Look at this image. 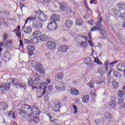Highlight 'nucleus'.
I'll return each instance as SVG.
<instances>
[{"mask_svg":"<svg viewBox=\"0 0 125 125\" xmlns=\"http://www.w3.org/2000/svg\"><path fill=\"white\" fill-rule=\"evenodd\" d=\"M18 79H9V83H4L0 85V93H4L6 92L7 90H9L10 88V85L13 84L15 86L18 83Z\"/></svg>","mask_w":125,"mask_h":125,"instance_id":"obj_1","label":"nucleus"},{"mask_svg":"<svg viewBox=\"0 0 125 125\" xmlns=\"http://www.w3.org/2000/svg\"><path fill=\"white\" fill-rule=\"evenodd\" d=\"M34 81L33 82V79L31 78H29L28 79V85L30 86H33L34 84H39L40 83V81L41 78H40V74L35 73L34 75Z\"/></svg>","mask_w":125,"mask_h":125,"instance_id":"obj_2","label":"nucleus"},{"mask_svg":"<svg viewBox=\"0 0 125 125\" xmlns=\"http://www.w3.org/2000/svg\"><path fill=\"white\" fill-rule=\"evenodd\" d=\"M33 64V66L37 69V71L39 72L40 74H41V75H43V74H44V69L42 67V65H40V63H38L36 62H34Z\"/></svg>","mask_w":125,"mask_h":125,"instance_id":"obj_3","label":"nucleus"},{"mask_svg":"<svg viewBox=\"0 0 125 125\" xmlns=\"http://www.w3.org/2000/svg\"><path fill=\"white\" fill-rule=\"evenodd\" d=\"M32 27L35 30H40L42 28V23L39 21H34L32 23Z\"/></svg>","mask_w":125,"mask_h":125,"instance_id":"obj_4","label":"nucleus"},{"mask_svg":"<svg viewBox=\"0 0 125 125\" xmlns=\"http://www.w3.org/2000/svg\"><path fill=\"white\" fill-rule=\"evenodd\" d=\"M52 110L55 112H59V108H60V103L58 101H55L52 104Z\"/></svg>","mask_w":125,"mask_h":125,"instance_id":"obj_5","label":"nucleus"},{"mask_svg":"<svg viewBox=\"0 0 125 125\" xmlns=\"http://www.w3.org/2000/svg\"><path fill=\"white\" fill-rule=\"evenodd\" d=\"M60 10H62V11H63L64 12H70L71 11V8H70V7L69 6L64 4H60Z\"/></svg>","mask_w":125,"mask_h":125,"instance_id":"obj_6","label":"nucleus"},{"mask_svg":"<svg viewBox=\"0 0 125 125\" xmlns=\"http://www.w3.org/2000/svg\"><path fill=\"white\" fill-rule=\"evenodd\" d=\"M20 114L21 116L22 117V118L25 121H28L29 117H30V116H32L31 113H27V112H25V111H20Z\"/></svg>","mask_w":125,"mask_h":125,"instance_id":"obj_7","label":"nucleus"},{"mask_svg":"<svg viewBox=\"0 0 125 125\" xmlns=\"http://www.w3.org/2000/svg\"><path fill=\"white\" fill-rule=\"evenodd\" d=\"M47 28H48V30H50V31H55L57 28L56 22H52V21H51L48 24Z\"/></svg>","mask_w":125,"mask_h":125,"instance_id":"obj_8","label":"nucleus"},{"mask_svg":"<svg viewBox=\"0 0 125 125\" xmlns=\"http://www.w3.org/2000/svg\"><path fill=\"white\" fill-rule=\"evenodd\" d=\"M22 29L23 32L28 35H30L32 33V27L31 26H26L25 24H24Z\"/></svg>","mask_w":125,"mask_h":125,"instance_id":"obj_9","label":"nucleus"},{"mask_svg":"<svg viewBox=\"0 0 125 125\" xmlns=\"http://www.w3.org/2000/svg\"><path fill=\"white\" fill-rule=\"evenodd\" d=\"M32 114H33V115H35V116H39V115H40V110H39V108L36 106H32L31 107V111L30 112L31 116Z\"/></svg>","mask_w":125,"mask_h":125,"instance_id":"obj_10","label":"nucleus"},{"mask_svg":"<svg viewBox=\"0 0 125 125\" xmlns=\"http://www.w3.org/2000/svg\"><path fill=\"white\" fill-rule=\"evenodd\" d=\"M66 86V84L63 82H60L59 85L55 87L56 89L59 91L61 90H64Z\"/></svg>","mask_w":125,"mask_h":125,"instance_id":"obj_11","label":"nucleus"},{"mask_svg":"<svg viewBox=\"0 0 125 125\" xmlns=\"http://www.w3.org/2000/svg\"><path fill=\"white\" fill-rule=\"evenodd\" d=\"M23 108L24 109H22L21 111H24V112L27 113V114H31V112L32 111V107L30 105L25 104L23 105Z\"/></svg>","mask_w":125,"mask_h":125,"instance_id":"obj_12","label":"nucleus"},{"mask_svg":"<svg viewBox=\"0 0 125 125\" xmlns=\"http://www.w3.org/2000/svg\"><path fill=\"white\" fill-rule=\"evenodd\" d=\"M46 46L49 49H54L56 47V43L53 42L49 41L47 42Z\"/></svg>","mask_w":125,"mask_h":125,"instance_id":"obj_13","label":"nucleus"},{"mask_svg":"<svg viewBox=\"0 0 125 125\" xmlns=\"http://www.w3.org/2000/svg\"><path fill=\"white\" fill-rule=\"evenodd\" d=\"M38 19L41 21H46V19H47V16L42 12L40 13L38 15Z\"/></svg>","mask_w":125,"mask_h":125,"instance_id":"obj_14","label":"nucleus"},{"mask_svg":"<svg viewBox=\"0 0 125 125\" xmlns=\"http://www.w3.org/2000/svg\"><path fill=\"white\" fill-rule=\"evenodd\" d=\"M42 13V12H41V10L35 11L34 12V15L28 18V20H29L30 21H33V20H35V19H37V14H39V13L40 14Z\"/></svg>","mask_w":125,"mask_h":125,"instance_id":"obj_15","label":"nucleus"},{"mask_svg":"<svg viewBox=\"0 0 125 125\" xmlns=\"http://www.w3.org/2000/svg\"><path fill=\"white\" fill-rule=\"evenodd\" d=\"M59 16L57 14H53L51 17V20L53 23H56V21H59Z\"/></svg>","mask_w":125,"mask_h":125,"instance_id":"obj_16","label":"nucleus"},{"mask_svg":"<svg viewBox=\"0 0 125 125\" xmlns=\"http://www.w3.org/2000/svg\"><path fill=\"white\" fill-rule=\"evenodd\" d=\"M78 46L79 47H83V48H86L87 47V45H88V43L87 42L84 41L82 42H80L77 43Z\"/></svg>","mask_w":125,"mask_h":125,"instance_id":"obj_17","label":"nucleus"},{"mask_svg":"<svg viewBox=\"0 0 125 125\" xmlns=\"http://www.w3.org/2000/svg\"><path fill=\"white\" fill-rule=\"evenodd\" d=\"M8 107L7 104L4 102L0 103V110L1 111H4L6 110Z\"/></svg>","mask_w":125,"mask_h":125,"instance_id":"obj_18","label":"nucleus"},{"mask_svg":"<svg viewBox=\"0 0 125 125\" xmlns=\"http://www.w3.org/2000/svg\"><path fill=\"white\" fill-rule=\"evenodd\" d=\"M74 22L71 20H66L65 21V26L67 28H71L73 26Z\"/></svg>","mask_w":125,"mask_h":125,"instance_id":"obj_19","label":"nucleus"},{"mask_svg":"<svg viewBox=\"0 0 125 125\" xmlns=\"http://www.w3.org/2000/svg\"><path fill=\"white\" fill-rule=\"evenodd\" d=\"M38 39L39 41L43 42H45L47 40V37H46V35L42 33L40 36L38 37Z\"/></svg>","mask_w":125,"mask_h":125,"instance_id":"obj_20","label":"nucleus"},{"mask_svg":"<svg viewBox=\"0 0 125 125\" xmlns=\"http://www.w3.org/2000/svg\"><path fill=\"white\" fill-rule=\"evenodd\" d=\"M117 68L120 72H124V70L125 69V66L123 63H119L117 66Z\"/></svg>","mask_w":125,"mask_h":125,"instance_id":"obj_21","label":"nucleus"},{"mask_svg":"<svg viewBox=\"0 0 125 125\" xmlns=\"http://www.w3.org/2000/svg\"><path fill=\"white\" fill-rule=\"evenodd\" d=\"M101 22H102V19L99 18L96 25L98 27V31H101L102 30V24H101Z\"/></svg>","mask_w":125,"mask_h":125,"instance_id":"obj_22","label":"nucleus"},{"mask_svg":"<svg viewBox=\"0 0 125 125\" xmlns=\"http://www.w3.org/2000/svg\"><path fill=\"white\" fill-rule=\"evenodd\" d=\"M28 52L30 54V55H33V51L35 50V46L34 45H28L27 47Z\"/></svg>","mask_w":125,"mask_h":125,"instance_id":"obj_23","label":"nucleus"},{"mask_svg":"<svg viewBox=\"0 0 125 125\" xmlns=\"http://www.w3.org/2000/svg\"><path fill=\"white\" fill-rule=\"evenodd\" d=\"M39 88L40 89L43 90V91L42 92V95H44L46 92V86L45 85H43L42 83H41V84L40 85Z\"/></svg>","mask_w":125,"mask_h":125,"instance_id":"obj_24","label":"nucleus"},{"mask_svg":"<svg viewBox=\"0 0 125 125\" xmlns=\"http://www.w3.org/2000/svg\"><path fill=\"white\" fill-rule=\"evenodd\" d=\"M25 86H26V84L19 83H18L15 86L16 88H24V90H25L26 87Z\"/></svg>","mask_w":125,"mask_h":125,"instance_id":"obj_25","label":"nucleus"},{"mask_svg":"<svg viewBox=\"0 0 125 125\" xmlns=\"http://www.w3.org/2000/svg\"><path fill=\"white\" fill-rule=\"evenodd\" d=\"M42 35V32L40 30L34 31L32 33V37H35L38 39V37H40Z\"/></svg>","mask_w":125,"mask_h":125,"instance_id":"obj_26","label":"nucleus"},{"mask_svg":"<svg viewBox=\"0 0 125 125\" xmlns=\"http://www.w3.org/2000/svg\"><path fill=\"white\" fill-rule=\"evenodd\" d=\"M9 54H10L9 52H7L4 54V57L2 58V59L4 61H5V62H7L10 60L9 57L7 56V55H9Z\"/></svg>","mask_w":125,"mask_h":125,"instance_id":"obj_27","label":"nucleus"},{"mask_svg":"<svg viewBox=\"0 0 125 125\" xmlns=\"http://www.w3.org/2000/svg\"><path fill=\"white\" fill-rule=\"evenodd\" d=\"M84 63L86 65H90L92 63V60L90 57H87L84 60Z\"/></svg>","mask_w":125,"mask_h":125,"instance_id":"obj_28","label":"nucleus"},{"mask_svg":"<svg viewBox=\"0 0 125 125\" xmlns=\"http://www.w3.org/2000/svg\"><path fill=\"white\" fill-rule=\"evenodd\" d=\"M60 50L61 52H66L68 49H69V47L65 45H62L60 47Z\"/></svg>","mask_w":125,"mask_h":125,"instance_id":"obj_29","label":"nucleus"},{"mask_svg":"<svg viewBox=\"0 0 125 125\" xmlns=\"http://www.w3.org/2000/svg\"><path fill=\"white\" fill-rule=\"evenodd\" d=\"M89 101V95H85L82 98V102L83 103H86Z\"/></svg>","mask_w":125,"mask_h":125,"instance_id":"obj_30","label":"nucleus"},{"mask_svg":"<svg viewBox=\"0 0 125 125\" xmlns=\"http://www.w3.org/2000/svg\"><path fill=\"white\" fill-rule=\"evenodd\" d=\"M118 96L119 97H125V91L124 90H119L117 92Z\"/></svg>","mask_w":125,"mask_h":125,"instance_id":"obj_31","label":"nucleus"},{"mask_svg":"<svg viewBox=\"0 0 125 125\" xmlns=\"http://www.w3.org/2000/svg\"><path fill=\"white\" fill-rule=\"evenodd\" d=\"M112 13H113V14H114V15L118 16V15H120V13H121V11L116 8H113L112 9Z\"/></svg>","mask_w":125,"mask_h":125,"instance_id":"obj_32","label":"nucleus"},{"mask_svg":"<svg viewBox=\"0 0 125 125\" xmlns=\"http://www.w3.org/2000/svg\"><path fill=\"white\" fill-rule=\"evenodd\" d=\"M98 71L100 75H104L105 74V68L102 66L98 68Z\"/></svg>","mask_w":125,"mask_h":125,"instance_id":"obj_33","label":"nucleus"},{"mask_svg":"<svg viewBox=\"0 0 125 125\" xmlns=\"http://www.w3.org/2000/svg\"><path fill=\"white\" fill-rule=\"evenodd\" d=\"M118 7L120 10H123L125 8V3L123 2H119L118 3Z\"/></svg>","mask_w":125,"mask_h":125,"instance_id":"obj_34","label":"nucleus"},{"mask_svg":"<svg viewBox=\"0 0 125 125\" xmlns=\"http://www.w3.org/2000/svg\"><path fill=\"white\" fill-rule=\"evenodd\" d=\"M70 91L71 94L73 95H78V94H79V90L77 89H71Z\"/></svg>","mask_w":125,"mask_h":125,"instance_id":"obj_35","label":"nucleus"},{"mask_svg":"<svg viewBox=\"0 0 125 125\" xmlns=\"http://www.w3.org/2000/svg\"><path fill=\"white\" fill-rule=\"evenodd\" d=\"M39 38L35 37L30 40V42L33 44H36V43H38V42H39Z\"/></svg>","mask_w":125,"mask_h":125,"instance_id":"obj_36","label":"nucleus"},{"mask_svg":"<svg viewBox=\"0 0 125 125\" xmlns=\"http://www.w3.org/2000/svg\"><path fill=\"white\" fill-rule=\"evenodd\" d=\"M104 118L106 119L107 121H111L112 120V117H111V114L108 112H105L104 113Z\"/></svg>","mask_w":125,"mask_h":125,"instance_id":"obj_37","label":"nucleus"},{"mask_svg":"<svg viewBox=\"0 0 125 125\" xmlns=\"http://www.w3.org/2000/svg\"><path fill=\"white\" fill-rule=\"evenodd\" d=\"M113 75L116 78H122V74H121V73H120L118 71H114Z\"/></svg>","mask_w":125,"mask_h":125,"instance_id":"obj_38","label":"nucleus"},{"mask_svg":"<svg viewBox=\"0 0 125 125\" xmlns=\"http://www.w3.org/2000/svg\"><path fill=\"white\" fill-rule=\"evenodd\" d=\"M57 77L59 80H63V78H64V73L62 72L59 73L57 74Z\"/></svg>","mask_w":125,"mask_h":125,"instance_id":"obj_39","label":"nucleus"},{"mask_svg":"<svg viewBox=\"0 0 125 125\" xmlns=\"http://www.w3.org/2000/svg\"><path fill=\"white\" fill-rule=\"evenodd\" d=\"M11 115L13 119H15V112L12 110L9 111L8 113V117H11Z\"/></svg>","mask_w":125,"mask_h":125,"instance_id":"obj_40","label":"nucleus"},{"mask_svg":"<svg viewBox=\"0 0 125 125\" xmlns=\"http://www.w3.org/2000/svg\"><path fill=\"white\" fill-rule=\"evenodd\" d=\"M48 116L49 118V120L50 122L53 123V124H54V125H57V124H56V120L53 119V118H52V117L51 116V115L48 114Z\"/></svg>","mask_w":125,"mask_h":125,"instance_id":"obj_41","label":"nucleus"},{"mask_svg":"<svg viewBox=\"0 0 125 125\" xmlns=\"http://www.w3.org/2000/svg\"><path fill=\"white\" fill-rule=\"evenodd\" d=\"M33 120L34 123H35V124H39V123H40L41 121V120L39 117H38V116H34L33 117Z\"/></svg>","mask_w":125,"mask_h":125,"instance_id":"obj_42","label":"nucleus"},{"mask_svg":"<svg viewBox=\"0 0 125 125\" xmlns=\"http://www.w3.org/2000/svg\"><path fill=\"white\" fill-rule=\"evenodd\" d=\"M96 83H97V84H101V86H104V85H105V82H104V80L97 81Z\"/></svg>","mask_w":125,"mask_h":125,"instance_id":"obj_43","label":"nucleus"},{"mask_svg":"<svg viewBox=\"0 0 125 125\" xmlns=\"http://www.w3.org/2000/svg\"><path fill=\"white\" fill-rule=\"evenodd\" d=\"M119 19H120V20H122V21H125V13H121L119 16Z\"/></svg>","mask_w":125,"mask_h":125,"instance_id":"obj_44","label":"nucleus"},{"mask_svg":"<svg viewBox=\"0 0 125 125\" xmlns=\"http://www.w3.org/2000/svg\"><path fill=\"white\" fill-rule=\"evenodd\" d=\"M116 106V102H115L114 101H112L110 102L109 104V107L110 108H115Z\"/></svg>","mask_w":125,"mask_h":125,"instance_id":"obj_45","label":"nucleus"},{"mask_svg":"<svg viewBox=\"0 0 125 125\" xmlns=\"http://www.w3.org/2000/svg\"><path fill=\"white\" fill-rule=\"evenodd\" d=\"M112 85L115 89H118V87H119V83L116 81H114L112 82Z\"/></svg>","mask_w":125,"mask_h":125,"instance_id":"obj_46","label":"nucleus"},{"mask_svg":"<svg viewBox=\"0 0 125 125\" xmlns=\"http://www.w3.org/2000/svg\"><path fill=\"white\" fill-rule=\"evenodd\" d=\"M3 14L5 16H9L10 15V12L8 10L5 9L3 11Z\"/></svg>","mask_w":125,"mask_h":125,"instance_id":"obj_47","label":"nucleus"},{"mask_svg":"<svg viewBox=\"0 0 125 125\" xmlns=\"http://www.w3.org/2000/svg\"><path fill=\"white\" fill-rule=\"evenodd\" d=\"M83 36H79L76 38V41L78 42H83Z\"/></svg>","mask_w":125,"mask_h":125,"instance_id":"obj_48","label":"nucleus"},{"mask_svg":"<svg viewBox=\"0 0 125 125\" xmlns=\"http://www.w3.org/2000/svg\"><path fill=\"white\" fill-rule=\"evenodd\" d=\"M94 81H91L90 83H87V85L90 86V88H93V87L94 86Z\"/></svg>","mask_w":125,"mask_h":125,"instance_id":"obj_49","label":"nucleus"},{"mask_svg":"<svg viewBox=\"0 0 125 125\" xmlns=\"http://www.w3.org/2000/svg\"><path fill=\"white\" fill-rule=\"evenodd\" d=\"M119 61H115L114 62H111L109 63V65H110V69L112 70V68H113V65H115V64H117V63H118V62H119Z\"/></svg>","mask_w":125,"mask_h":125,"instance_id":"obj_50","label":"nucleus"},{"mask_svg":"<svg viewBox=\"0 0 125 125\" xmlns=\"http://www.w3.org/2000/svg\"><path fill=\"white\" fill-rule=\"evenodd\" d=\"M109 60H106L104 62V65L105 67V70L108 72V65H109Z\"/></svg>","mask_w":125,"mask_h":125,"instance_id":"obj_51","label":"nucleus"},{"mask_svg":"<svg viewBox=\"0 0 125 125\" xmlns=\"http://www.w3.org/2000/svg\"><path fill=\"white\" fill-rule=\"evenodd\" d=\"M8 38V35H7V33H4L3 36V41L4 42H5L6 40H7Z\"/></svg>","mask_w":125,"mask_h":125,"instance_id":"obj_52","label":"nucleus"},{"mask_svg":"<svg viewBox=\"0 0 125 125\" xmlns=\"http://www.w3.org/2000/svg\"><path fill=\"white\" fill-rule=\"evenodd\" d=\"M43 85H46V84H48L50 83V79H47L45 81V82L42 83Z\"/></svg>","mask_w":125,"mask_h":125,"instance_id":"obj_53","label":"nucleus"},{"mask_svg":"<svg viewBox=\"0 0 125 125\" xmlns=\"http://www.w3.org/2000/svg\"><path fill=\"white\" fill-rule=\"evenodd\" d=\"M118 100L119 104H121L122 103H123V102H124V101H125V99L124 98V97H120L119 98Z\"/></svg>","mask_w":125,"mask_h":125,"instance_id":"obj_54","label":"nucleus"},{"mask_svg":"<svg viewBox=\"0 0 125 125\" xmlns=\"http://www.w3.org/2000/svg\"><path fill=\"white\" fill-rule=\"evenodd\" d=\"M76 24L78 26H82V25H83V22L82 21H81V20H78L76 21Z\"/></svg>","mask_w":125,"mask_h":125,"instance_id":"obj_55","label":"nucleus"},{"mask_svg":"<svg viewBox=\"0 0 125 125\" xmlns=\"http://www.w3.org/2000/svg\"><path fill=\"white\" fill-rule=\"evenodd\" d=\"M23 42L25 44H29V43H30V42H31V40H29L28 39H24L23 40Z\"/></svg>","mask_w":125,"mask_h":125,"instance_id":"obj_56","label":"nucleus"},{"mask_svg":"<svg viewBox=\"0 0 125 125\" xmlns=\"http://www.w3.org/2000/svg\"><path fill=\"white\" fill-rule=\"evenodd\" d=\"M72 107L74 109V114H77V112H78V107H77V105L73 104Z\"/></svg>","mask_w":125,"mask_h":125,"instance_id":"obj_57","label":"nucleus"},{"mask_svg":"<svg viewBox=\"0 0 125 125\" xmlns=\"http://www.w3.org/2000/svg\"><path fill=\"white\" fill-rule=\"evenodd\" d=\"M84 3H85V8H86V10L87 11H89V10H90V12H91V10H90V9H89V8L88 6H87V5H86V1L85 0V1H84Z\"/></svg>","mask_w":125,"mask_h":125,"instance_id":"obj_58","label":"nucleus"},{"mask_svg":"<svg viewBox=\"0 0 125 125\" xmlns=\"http://www.w3.org/2000/svg\"><path fill=\"white\" fill-rule=\"evenodd\" d=\"M100 34L104 37V36L106 35V31H105V30H102V32H100Z\"/></svg>","mask_w":125,"mask_h":125,"instance_id":"obj_59","label":"nucleus"},{"mask_svg":"<svg viewBox=\"0 0 125 125\" xmlns=\"http://www.w3.org/2000/svg\"><path fill=\"white\" fill-rule=\"evenodd\" d=\"M16 36L19 38V39H21V32H16Z\"/></svg>","mask_w":125,"mask_h":125,"instance_id":"obj_60","label":"nucleus"},{"mask_svg":"<svg viewBox=\"0 0 125 125\" xmlns=\"http://www.w3.org/2000/svg\"><path fill=\"white\" fill-rule=\"evenodd\" d=\"M1 46H3V42H0V53L2 51V48H1Z\"/></svg>","mask_w":125,"mask_h":125,"instance_id":"obj_61","label":"nucleus"},{"mask_svg":"<svg viewBox=\"0 0 125 125\" xmlns=\"http://www.w3.org/2000/svg\"><path fill=\"white\" fill-rule=\"evenodd\" d=\"M96 30H98V27L97 26H94V27L92 28L91 31H96Z\"/></svg>","mask_w":125,"mask_h":125,"instance_id":"obj_62","label":"nucleus"},{"mask_svg":"<svg viewBox=\"0 0 125 125\" xmlns=\"http://www.w3.org/2000/svg\"><path fill=\"white\" fill-rule=\"evenodd\" d=\"M47 89H48L49 92L51 91V90H52L53 89L52 88V86L50 85V86H48Z\"/></svg>","mask_w":125,"mask_h":125,"instance_id":"obj_63","label":"nucleus"},{"mask_svg":"<svg viewBox=\"0 0 125 125\" xmlns=\"http://www.w3.org/2000/svg\"><path fill=\"white\" fill-rule=\"evenodd\" d=\"M88 42H89V44H90V46H93V43L92 42V41H89Z\"/></svg>","mask_w":125,"mask_h":125,"instance_id":"obj_64","label":"nucleus"}]
</instances>
